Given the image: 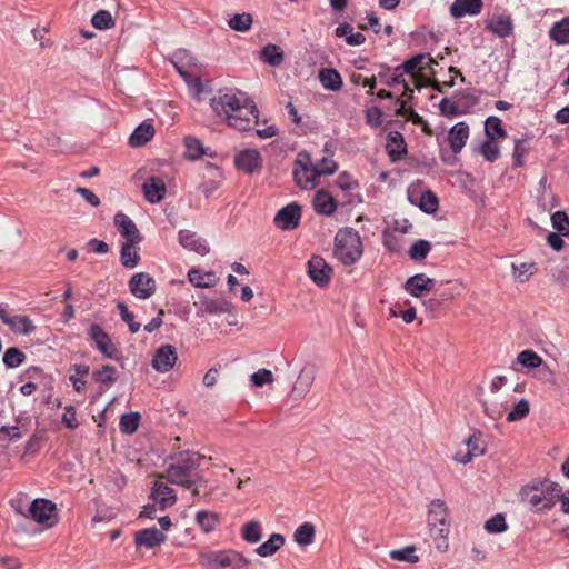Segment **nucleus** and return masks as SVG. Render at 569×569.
I'll use <instances>...</instances> for the list:
<instances>
[{
    "instance_id": "aec40b11",
    "label": "nucleus",
    "mask_w": 569,
    "mask_h": 569,
    "mask_svg": "<svg viewBox=\"0 0 569 569\" xmlns=\"http://www.w3.org/2000/svg\"><path fill=\"white\" fill-rule=\"evenodd\" d=\"M435 280L425 273L410 277L405 283V290L413 297H421L433 289Z\"/></svg>"
},
{
    "instance_id": "b1692460",
    "label": "nucleus",
    "mask_w": 569,
    "mask_h": 569,
    "mask_svg": "<svg viewBox=\"0 0 569 569\" xmlns=\"http://www.w3.org/2000/svg\"><path fill=\"white\" fill-rule=\"evenodd\" d=\"M482 6V0H455L450 7V13L456 19L467 14L476 16L480 13Z\"/></svg>"
},
{
    "instance_id": "2f4dec72",
    "label": "nucleus",
    "mask_w": 569,
    "mask_h": 569,
    "mask_svg": "<svg viewBox=\"0 0 569 569\" xmlns=\"http://www.w3.org/2000/svg\"><path fill=\"white\" fill-rule=\"evenodd\" d=\"M487 29L500 38H505L512 32V21L507 16H496L487 21Z\"/></svg>"
},
{
    "instance_id": "603ef678",
    "label": "nucleus",
    "mask_w": 569,
    "mask_h": 569,
    "mask_svg": "<svg viewBox=\"0 0 569 569\" xmlns=\"http://www.w3.org/2000/svg\"><path fill=\"white\" fill-rule=\"evenodd\" d=\"M495 140L496 139L487 138V140L483 141L480 147V153L487 161H490V162L497 160L500 156L499 147Z\"/></svg>"
},
{
    "instance_id": "3c124183",
    "label": "nucleus",
    "mask_w": 569,
    "mask_h": 569,
    "mask_svg": "<svg viewBox=\"0 0 569 569\" xmlns=\"http://www.w3.org/2000/svg\"><path fill=\"white\" fill-rule=\"evenodd\" d=\"M140 422V416L137 412L126 413L120 419V429L123 433L131 435L133 433Z\"/></svg>"
},
{
    "instance_id": "e433bc0d",
    "label": "nucleus",
    "mask_w": 569,
    "mask_h": 569,
    "mask_svg": "<svg viewBox=\"0 0 569 569\" xmlns=\"http://www.w3.org/2000/svg\"><path fill=\"white\" fill-rule=\"evenodd\" d=\"M260 58L269 66L277 67L283 61V51L279 46L269 43L261 49Z\"/></svg>"
},
{
    "instance_id": "0e129e2a",
    "label": "nucleus",
    "mask_w": 569,
    "mask_h": 569,
    "mask_svg": "<svg viewBox=\"0 0 569 569\" xmlns=\"http://www.w3.org/2000/svg\"><path fill=\"white\" fill-rule=\"evenodd\" d=\"M336 183L342 191H350L358 188V181L347 172L340 173Z\"/></svg>"
},
{
    "instance_id": "c756f323",
    "label": "nucleus",
    "mask_w": 569,
    "mask_h": 569,
    "mask_svg": "<svg viewBox=\"0 0 569 569\" xmlns=\"http://www.w3.org/2000/svg\"><path fill=\"white\" fill-rule=\"evenodd\" d=\"M194 521L202 532L210 533L218 527L220 517L217 512L200 510L196 513Z\"/></svg>"
},
{
    "instance_id": "f704fd0d",
    "label": "nucleus",
    "mask_w": 569,
    "mask_h": 569,
    "mask_svg": "<svg viewBox=\"0 0 569 569\" xmlns=\"http://www.w3.org/2000/svg\"><path fill=\"white\" fill-rule=\"evenodd\" d=\"M387 149L391 157L401 158L406 153V143L402 134L398 131L389 132Z\"/></svg>"
},
{
    "instance_id": "09e8293b",
    "label": "nucleus",
    "mask_w": 569,
    "mask_h": 569,
    "mask_svg": "<svg viewBox=\"0 0 569 569\" xmlns=\"http://www.w3.org/2000/svg\"><path fill=\"white\" fill-rule=\"evenodd\" d=\"M26 360V355L18 348L11 347L3 355V363L8 368H17Z\"/></svg>"
},
{
    "instance_id": "1a4fd4ad",
    "label": "nucleus",
    "mask_w": 569,
    "mask_h": 569,
    "mask_svg": "<svg viewBox=\"0 0 569 569\" xmlns=\"http://www.w3.org/2000/svg\"><path fill=\"white\" fill-rule=\"evenodd\" d=\"M132 296L146 300L156 292V280L147 272L134 273L128 282Z\"/></svg>"
},
{
    "instance_id": "052dcab7",
    "label": "nucleus",
    "mask_w": 569,
    "mask_h": 569,
    "mask_svg": "<svg viewBox=\"0 0 569 569\" xmlns=\"http://www.w3.org/2000/svg\"><path fill=\"white\" fill-rule=\"evenodd\" d=\"M552 227L563 236L569 233V218L565 211H557L551 216Z\"/></svg>"
},
{
    "instance_id": "2eb2a0df",
    "label": "nucleus",
    "mask_w": 569,
    "mask_h": 569,
    "mask_svg": "<svg viewBox=\"0 0 569 569\" xmlns=\"http://www.w3.org/2000/svg\"><path fill=\"white\" fill-rule=\"evenodd\" d=\"M150 498L158 505L161 511L172 507L177 502L174 490L160 480L154 481Z\"/></svg>"
},
{
    "instance_id": "4468645a",
    "label": "nucleus",
    "mask_w": 569,
    "mask_h": 569,
    "mask_svg": "<svg viewBox=\"0 0 569 569\" xmlns=\"http://www.w3.org/2000/svg\"><path fill=\"white\" fill-rule=\"evenodd\" d=\"M178 360L177 350L171 345L161 346L156 350L152 359V368L164 373L170 371Z\"/></svg>"
},
{
    "instance_id": "8fccbe9b",
    "label": "nucleus",
    "mask_w": 569,
    "mask_h": 569,
    "mask_svg": "<svg viewBox=\"0 0 569 569\" xmlns=\"http://www.w3.org/2000/svg\"><path fill=\"white\" fill-rule=\"evenodd\" d=\"M184 146L186 154L191 160H197L204 153L201 141L194 137H187L184 139Z\"/></svg>"
},
{
    "instance_id": "58836bf2",
    "label": "nucleus",
    "mask_w": 569,
    "mask_h": 569,
    "mask_svg": "<svg viewBox=\"0 0 569 569\" xmlns=\"http://www.w3.org/2000/svg\"><path fill=\"white\" fill-rule=\"evenodd\" d=\"M433 62V59L428 58L425 54H417L411 59L407 60L401 67H398L396 71L402 69L403 72L413 73L417 70H423L426 68L425 64H430Z\"/></svg>"
},
{
    "instance_id": "0eeeda50",
    "label": "nucleus",
    "mask_w": 569,
    "mask_h": 569,
    "mask_svg": "<svg viewBox=\"0 0 569 569\" xmlns=\"http://www.w3.org/2000/svg\"><path fill=\"white\" fill-rule=\"evenodd\" d=\"M292 173L296 183L306 190L313 189L320 178L308 152L298 153Z\"/></svg>"
},
{
    "instance_id": "9d476101",
    "label": "nucleus",
    "mask_w": 569,
    "mask_h": 569,
    "mask_svg": "<svg viewBox=\"0 0 569 569\" xmlns=\"http://www.w3.org/2000/svg\"><path fill=\"white\" fill-rule=\"evenodd\" d=\"M0 319L13 332L19 335L28 336L36 329L29 317L12 313L2 305H0Z\"/></svg>"
},
{
    "instance_id": "6e6d98bb",
    "label": "nucleus",
    "mask_w": 569,
    "mask_h": 569,
    "mask_svg": "<svg viewBox=\"0 0 569 569\" xmlns=\"http://www.w3.org/2000/svg\"><path fill=\"white\" fill-rule=\"evenodd\" d=\"M430 249V242H428L427 240H418L411 246L409 250V256L412 260H421L427 257Z\"/></svg>"
},
{
    "instance_id": "a878e982",
    "label": "nucleus",
    "mask_w": 569,
    "mask_h": 569,
    "mask_svg": "<svg viewBox=\"0 0 569 569\" xmlns=\"http://www.w3.org/2000/svg\"><path fill=\"white\" fill-rule=\"evenodd\" d=\"M171 62L179 74H183V71L193 70L198 67L197 59L184 49L177 50L172 54Z\"/></svg>"
},
{
    "instance_id": "774afa93",
    "label": "nucleus",
    "mask_w": 569,
    "mask_h": 569,
    "mask_svg": "<svg viewBox=\"0 0 569 569\" xmlns=\"http://www.w3.org/2000/svg\"><path fill=\"white\" fill-rule=\"evenodd\" d=\"M382 111L377 108H370L366 112V121L372 127H379L381 124Z\"/></svg>"
},
{
    "instance_id": "e2e57ef3",
    "label": "nucleus",
    "mask_w": 569,
    "mask_h": 569,
    "mask_svg": "<svg viewBox=\"0 0 569 569\" xmlns=\"http://www.w3.org/2000/svg\"><path fill=\"white\" fill-rule=\"evenodd\" d=\"M250 379L254 387H262L273 381V373L268 369H259L251 375Z\"/></svg>"
},
{
    "instance_id": "39448f33",
    "label": "nucleus",
    "mask_w": 569,
    "mask_h": 569,
    "mask_svg": "<svg viewBox=\"0 0 569 569\" xmlns=\"http://www.w3.org/2000/svg\"><path fill=\"white\" fill-rule=\"evenodd\" d=\"M333 253L342 264H355L363 253L359 233L352 228L340 229L335 237Z\"/></svg>"
},
{
    "instance_id": "bb28decb",
    "label": "nucleus",
    "mask_w": 569,
    "mask_h": 569,
    "mask_svg": "<svg viewBox=\"0 0 569 569\" xmlns=\"http://www.w3.org/2000/svg\"><path fill=\"white\" fill-rule=\"evenodd\" d=\"M139 243L140 242H131V241H126L122 243L121 250H120V260H121V263L123 267L132 269L139 263V260H140V256L138 252Z\"/></svg>"
},
{
    "instance_id": "a19ab883",
    "label": "nucleus",
    "mask_w": 569,
    "mask_h": 569,
    "mask_svg": "<svg viewBox=\"0 0 569 569\" xmlns=\"http://www.w3.org/2000/svg\"><path fill=\"white\" fill-rule=\"evenodd\" d=\"M419 208L426 213H433L438 210V197L430 190H426L419 196Z\"/></svg>"
},
{
    "instance_id": "864d4df0",
    "label": "nucleus",
    "mask_w": 569,
    "mask_h": 569,
    "mask_svg": "<svg viewBox=\"0 0 569 569\" xmlns=\"http://www.w3.org/2000/svg\"><path fill=\"white\" fill-rule=\"evenodd\" d=\"M485 529L489 533H502L508 529L506 519L501 513H497L485 522Z\"/></svg>"
},
{
    "instance_id": "473e14b6",
    "label": "nucleus",
    "mask_w": 569,
    "mask_h": 569,
    "mask_svg": "<svg viewBox=\"0 0 569 569\" xmlns=\"http://www.w3.org/2000/svg\"><path fill=\"white\" fill-rule=\"evenodd\" d=\"M154 136V128L150 123H141L129 138V144L138 148L150 141Z\"/></svg>"
},
{
    "instance_id": "ea45409f",
    "label": "nucleus",
    "mask_w": 569,
    "mask_h": 569,
    "mask_svg": "<svg viewBox=\"0 0 569 569\" xmlns=\"http://www.w3.org/2000/svg\"><path fill=\"white\" fill-rule=\"evenodd\" d=\"M241 537L249 543H257L262 538V528L258 521H249L242 526Z\"/></svg>"
},
{
    "instance_id": "bf43d9fd",
    "label": "nucleus",
    "mask_w": 569,
    "mask_h": 569,
    "mask_svg": "<svg viewBox=\"0 0 569 569\" xmlns=\"http://www.w3.org/2000/svg\"><path fill=\"white\" fill-rule=\"evenodd\" d=\"M467 450L473 456H482L486 451V446L480 435H472L466 440Z\"/></svg>"
},
{
    "instance_id": "6e6552de",
    "label": "nucleus",
    "mask_w": 569,
    "mask_h": 569,
    "mask_svg": "<svg viewBox=\"0 0 569 569\" xmlns=\"http://www.w3.org/2000/svg\"><path fill=\"white\" fill-rule=\"evenodd\" d=\"M28 518L47 528H51L58 521L57 507L48 499H34L28 508Z\"/></svg>"
},
{
    "instance_id": "f3484780",
    "label": "nucleus",
    "mask_w": 569,
    "mask_h": 569,
    "mask_svg": "<svg viewBox=\"0 0 569 569\" xmlns=\"http://www.w3.org/2000/svg\"><path fill=\"white\" fill-rule=\"evenodd\" d=\"M167 540V535L157 528H146L134 533V543L140 547L153 549Z\"/></svg>"
},
{
    "instance_id": "7ed1b4c3",
    "label": "nucleus",
    "mask_w": 569,
    "mask_h": 569,
    "mask_svg": "<svg viewBox=\"0 0 569 569\" xmlns=\"http://www.w3.org/2000/svg\"><path fill=\"white\" fill-rule=\"evenodd\" d=\"M561 493L560 485L550 480L536 479L523 486L519 492L521 502L533 511L542 512L552 509Z\"/></svg>"
},
{
    "instance_id": "c85d7f7f",
    "label": "nucleus",
    "mask_w": 569,
    "mask_h": 569,
    "mask_svg": "<svg viewBox=\"0 0 569 569\" xmlns=\"http://www.w3.org/2000/svg\"><path fill=\"white\" fill-rule=\"evenodd\" d=\"M318 78L322 87L327 90L338 91L343 84L340 73L332 68L321 69Z\"/></svg>"
},
{
    "instance_id": "72a5a7b5",
    "label": "nucleus",
    "mask_w": 569,
    "mask_h": 569,
    "mask_svg": "<svg viewBox=\"0 0 569 569\" xmlns=\"http://www.w3.org/2000/svg\"><path fill=\"white\" fill-rule=\"evenodd\" d=\"M313 381L315 372L312 370H301L292 389L293 395L299 399L305 398L311 389Z\"/></svg>"
},
{
    "instance_id": "680f3d73",
    "label": "nucleus",
    "mask_w": 569,
    "mask_h": 569,
    "mask_svg": "<svg viewBox=\"0 0 569 569\" xmlns=\"http://www.w3.org/2000/svg\"><path fill=\"white\" fill-rule=\"evenodd\" d=\"M186 81L187 86L196 93L199 94L202 92V82L198 73H194L193 70L183 71V74H180Z\"/></svg>"
},
{
    "instance_id": "4c0bfd02",
    "label": "nucleus",
    "mask_w": 569,
    "mask_h": 569,
    "mask_svg": "<svg viewBox=\"0 0 569 569\" xmlns=\"http://www.w3.org/2000/svg\"><path fill=\"white\" fill-rule=\"evenodd\" d=\"M315 532V526L310 522H305L295 530L293 539L299 546L306 547L313 541Z\"/></svg>"
},
{
    "instance_id": "393cba45",
    "label": "nucleus",
    "mask_w": 569,
    "mask_h": 569,
    "mask_svg": "<svg viewBox=\"0 0 569 569\" xmlns=\"http://www.w3.org/2000/svg\"><path fill=\"white\" fill-rule=\"evenodd\" d=\"M312 203L316 212L319 214L331 216L337 210L336 199L326 190L317 191Z\"/></svg>"
},
{
    "instance_id": "20e7f679",
    "label": "nucleus",
    "mask_w": 569,
    "mask_h": 569,
    "mask_svg": "<svg viewBox=\"0 0 569 569\" xmlns=\"http://www.w3.org/2000/svg\"><path fill=\"white\" fill-rule=\"evenodd\" d=\"M427 527L436 549L446 552L449 547L450 519L449 509L443 500L435 499L428 505Z\"/></svg>"
},
{
    "instance_id": "cd10ccee",
    "label": "nucleus",
    "mask_w": 569,
    "mask_h": 569,
    "mask_svg": "<svg viewBox=\"0 0 569 569\" xmlns=\"http://www.w3.org/2000/svg\"><path fill=\"white\" fill-rule=\"evenodd\" d=\"M188 279L193 286L199 288H209L214 286L219 281V278L214 272H202L201 270L196 268L189 270Z\"/></svg>"
},
{
    "instance_id": "6ab92c4d",
    "label": "nucleus",
    "mask_w": 569,
    "mask_h": 569,
    "mask_svg": "<svg viewBox=\"0 0 569 569\" xmlns=\"http://www.w3.org/2000/svg\"><path fill=\"white\" fill-rule=\"evenodd\" d=\"M90 339L94 342L97 349L107 358L114 357V346L109 335L97 323L91 325L89 329Z\"/></svg>"
},
{
    "instance_id": "338daca9",
    "label": "nucleus",
    "mask_w": 569,
    "mask_h": 569,
    "mask_svg": "<svg viewBox=\"0 0 569 569\" xmlns=\"http://www.w3.org/2000/svg\"><path fill=\"white\" fill-rule=\"evenodd\" d=\"M10 503L17 513L28 518V508L30 505H28L26 496L17 497L12 499Z\"/></svg>"
},
{
    "instance_id": "4be33fe9",
    "label": "nucleus",
    "mask_w": 569,
    "mask_h": 569,
    "mask_svg": "<svg viewBox=\"0 0 569 569\" xmlns=\"http://www.w3.org/2000/svg\"><path fill=\"white\" fill-rule=\"evenodd\" d=\"M180 244L190 251L204 256L209 252V247L197 233L189 230H181L178 234Z\"/></svg>"
},
{
    "instance_id": "37998d69",
    "label": "nucleus",
    "mask_w": 569,
    "mask_h": 569,
    "mask_svg": "<svg viewBox=\"0 0 569 569\" xmlns=\"http://www.w3.org/2000/svg\"><path fill=\"white\" fill-rule=\"evenodd\" d=\"M389 557L396 561H403L416 563L419 560V557L416 555L415 546H406L401 549H395L389 552Z\"/></svg>"
},
{
    "instance_id": "423d86ee",
    "label": "nucleus",
    "mask_w": 569,
    "mask_h": 569,
    "mask_svg": "<svg viewBox=\"0 0 569 569\" xmlns=\"http://www.w3.org/2000/svg\"><path fill=\"white\" fill-rule=\"evenodd\" d=\"M198 560L203 569H243L250 565L248 558L233 549L201 551Z\"/></svg>"
},
{
    "instance_id": "9b49d317",
    "label": "nucleus",
    "mask_w": 569,
    "mask_h": 569,
    "mask_svg": "<svg viewBox=\"0 0 569 569\" xmlns=\"http://www.w3.org/2000/svg\"><path fill=\"white\" fill-rule=\"evenodd\" d=\"M308 274L319 287L329 284L332 277V269L320 256H312L308 262Z\"/></svg>"
},
{
    "instance_id": "49530a36",
    "label": "nucleus",
    "mask_w": 569,
    "mask_h": 569,
    "mask_svg": "<svg viewBox=\"0 0 569 569\" xmlns=\"http://www.w3.org/2000/svg\"><path fill=\"white\" fill-rule=\"evenodd\" d=\"M93 379L102 385H111L117 380V370L113 366L104 365L92 372Z\"/></svg>"
},
{
    "instance_id": "7c9ffc66",
    "label": "nucleus",
    "mask_w": 569,
    "mask_h": 569,
    "mask_svg": "<svg viewBox=\"0 0 569 569\" xmlns=\"http://www.w3.org/2000/svg\"><path fill=\"white\" fill-rule=\"evenodd\" d=\"M284 542L286 539L281 533H272L267 541L256 549V553L262 558L271 557L283 547Z\"/></svg>"
},
{
    "instance_id": "69168bd1",
    "label": "nucleus",
    "mask_w": 569,
    "mask_h": 569,
    "mask_svg": "<svg viewBox=\"0 0 569 569\" xmlns=\"http://www.w3.org/2000/svg\"><path fill=\"white\" fill-rule=\"evenodd\" d=\"M62 423L69 429H76L78 427L79 422L77 419L76 408L73 406H67L64 408Z\"/></svg>"
},
{
    "instance_id": "412c9836",
    "label": "nucleus",
    "mask_w": 569,
    "mask_h": 569,
    "mask_svg": "<svg viewBox=\"0 0 569 569\" xmlns=\"http://www.w3.org/2000/svg\"><path fill=\"white\" fill-rule=\"evenodd\" d=\"M142 192L150 203L160 202L166 194V184L159 177H150L142 184Z\"/></svg>"
},
{
    "instance_id": "a18cd8bd",
    "label": "nucleus",
    "mask_w": 569,
    "mask_h": 569,
    "mask_svg": "<svg viewBox=\"0 0 569 569\" xmlns=\"http://www.w3.org/2000/svg\"><path fill=\"white\" fill-rule=\"evenodd\" d=\"M485 131L488 139L503 138L506 130L502 128L501 120L497 117H489L485 122Z\"/></svg>"
},
{
    "instance_id": "ddd939ff",
    "label": "nucleus",
    "mask_w": 569,
    "mask_h": 569,
    "mask_svg": "<svg viewBox=\"0 0 569 569\" xmlns=\"http://www.w3.org/2000/svg\"><path fill=\"white\" fill-rule=\"evenodd\" d=\"M234 166L244 173H253L262 166V157L258 149H243L236 153Z\"/></svg>"
},
{
    "instance_id": "a211bd4d",
    "label": "nucleus",
    "mask_w": 569,
    "mask_h": 569,
    "mask_svg": "<svg viewBox=\"0 0 569 569\" xmlns=\"http://www.w3.org/2000/svg\"><path fill=\"white\" fill-rule=\"evenodd\" d=\"M114 226L126 241L141 242L142 237L136 223L123 212H118L113 218Z\"/></svg>"
},
{
    "instance_id": "c03bdc74",
    "label": "nucleus",
    "mask_w": 569,
    "mask_h": 569,
    "mask_svg": "<svg viewBox=\"0 0 569 569\" xmlns=\"http://www.w3.org/2000/svg\"><path fill=\"white\" fill-rule=\"evenodd\" d=\"M530 412V403L526 399H520L513 405L512 409L507 415L508 422H515L525 419Z\"/></svg>"
},
{
    "instance_id": "de8ad7c7",
    "label": "nucleus",
    "mask_w": 569,
    "mask_h": 569,
    "mask_svg": "<svg viewBox=\"0 0 569 569\" xmlns=\"http://www.w3.org/2000/svg\"><path fill=\"white\" fill-rule=\"evenodd\" d=\"M228 24L231 29L240 32L248 31L252 26V17L250 13H237L229 19Z\"/></svg>"
},
{
    "instance_id": "dca6fc26",
    "label": "nucleus",
    "mask_w": 569,
    "mask_h": 569,
    "mask_svg": "<svg viewBox=\"0 0 569 569\" xmlns=\"http://www.w3.org/2000/svg\"><path fill=\"white\" fill-rule=\"evenodd\" d=\"M197 306V315H218L227 313L231 310V303L223 299H212L206 296H200L199 301L194 302Z\"/></svg>"
},
{
    "instance_id": "f8f14e48",
    "label": "nucleus",
    "mask_w": 569,
    "mask_h": 569,
    "mask_svg": "<svg viewBox=\"0 0 569 569\" xmlns=\"http://www.w3.org/2000/svg\"><path fill=\"white\" fill-rule=\"evenodd\" d=\"M301 208L297 203H290L281 208L274 217V224L281 230H293L299 226Z\"/></svg>"
},
{
    "instance_id": "c9c22d12",
    "label": "nucleus",
    "mask_w": 569,
    "mask_h": 569,
    "mask_svg": "<svg viewBox=\"0 0 569 569\" xmlns=\"http://www.w3.org/2000/svg\"><path fill=\"white\" fill-rule=\"evenodd\" d=\"M549 36L557 44H568L569 18H563L561 21L556 22L550 29Z\"/></svg>"
},
{
    "instance_id": "5701e85b",
    "label": "nucleus",
    "mask_w": 569,
    "mask_h": 569,
    "mask_svg": "<svg viewBox=\"0 0 569 569\" xmlns=\"http://www.w3.org/2000/svg\"><path fill=\"white\" fill-rule=\"evenodd\" d=\"M469 138V126L466 122L456 123L448 133V141L453 153H459Z\"/></svg>"
},
{
    "instance_id": "13d9d810",
    "label": "nucleus",
    "mask_w": 569,
    "mask_h": 569,
    "mask_svg": "<svg viewBox=\"0 0 569 569\" xmlns=\"http://www.w3.org/2000/svg\"><path fill=\"white\" fill-rule=\"evenodd\" d=\"M535 268V263H512V274L520 282H527L532 276V269Z\"/></svg>"
},
{
    "instance_id": "f03ea898",
    "label": "nucleus",
    "mask_w": 569,
    "mask_h": 569,
    "mask_svg": "<svg viewBox=\"0 0 569 569\" xmlns=\"http://www.w3.org/2000/svg\"><path fill=\"white\" fill-rule=\"evenodd\" d=\"M203 456L193 452L184 451L171 457L170 462L163 473L159 475L160 479H166L168 482L183 488H192L198 482H203L204 479L201 475L194 471L199 468Z\"/></svg>"
},
{
    "instance_id": "5fc2aeb1",
    "label": "nucleus",
    "mask_w": 569,
    "mask_h": 569,
    "mask_svg": "<svg viewBox=\"0 0 569 569\" xmlns=\"http://www.w3.org/2000/svg\"><path fill=\"white\" fill-rule=\"evenodd\" d=\"M91 23L97 29H110L114 26L113 18L107 10H100L93 14Z\"/></svg>"
},
{
    "instance_id": "f257e3e1",
    "label": "nucleus",
    "mask_w": 569,
    "mask_h": 569,
    "mask_svg": "<svg viewBox=\"0 0 569 569\" xmlns=\"http://www.w3.org/2000/svg\"><path fill=\"white\" fill-rule=\"evenodd\" d=\"M210 106L227 126L238 131L251 130L258 123V109L254 101L239 90H219L210 99Z\"/></svg>"
},
{
    "instance_id": "4d7b16f0",
    "label": "nucleus",
    "mask_w": 569,
    "mask_h": 569,
    "mask_svg": "<svg viewBox=\"0 0 569 569\" xmlns=\"http://www.w3.org/2000/svg\"><path fill=\"white\" fill-rule=\"evenodd\" d=\"M319 177L321 176H331L337 169L338 164L332 160L331 157H323L320 161L313 163Z\"/></svg>"
},
{
    "instance_id": "79ce46f5",
    "label": "nucleus",
    "mask_w": 569,
    "mask_h": 569,
    "mask_svg": "<svg viewBox=\"0 0 569 569\" xmlns=\"http://www.w3.org/2000/svg\"><path fill=\"white\" fill-rule=\"evenodd\" d=\"M517 363L527 369H535L542 363V358L533 350L527 349L517 356Z\"/></svg>"
}]
</instances>
